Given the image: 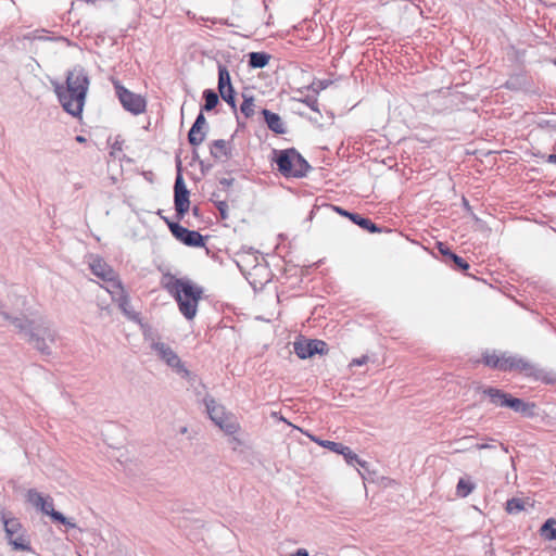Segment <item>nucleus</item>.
<instances>
[{
    "label": "nucleus",
    "mask_w": 556,
    "mask_h": 556,
    "mask_svg": "<svg viewBox=\"0 0 556 556\" xmlns=\"http://www.w3.org/2000/svg\"><path fill=\"white\" fill-rule=\"evenodd\" d=\"M89 85L88 73L80 65H76L67 72L65 85H54L59 102L66 113L74 117L80 116Z\"/></svg>",
    "instance_id": "1"
},
{
    "label": "nucleus",
    "mask_w": 556,
    "mask_h": 556,
    "mask_svg": "<svg viewBox=\"0 0 556 556\" xmlns=\"http://www.w3.org/2000/svg\"><path fill=\"white\" fill-rule=\"evenodd\" d=\"M163 288L176 300L179 312L191 320L198 312V304L203 294V288L188 278H177L167 274L162 280Z\"/></svg>",
    "instance_id": "2"
},
{
    "label": "nucleus",
    "mask_w": 556,
    "mask_h": 556,
    "mask_svg": "<svg viewBox=\"0 0 556 556\" xmlns=\"http://www.w3.org/2000/svg\"><path fill=\"white\" fill-rule=\"evenodd\" d=\"M273 162L286 178H302L311 170V165L295 148L273 150Z\"/></svg>",
    "instance_id": "3"
},
{
    "label": "nucleus",
    "mask_w": 556,
    "mask_h": 556,
    "mask_svg": "<svg viewBox=\"0 0 556 556\" xmlns=\"http://www.w3.org/2000/svg\"><path fill=\"white\" fill-rule=\"evenodd\" d=\"M144 338L150 342V348L156 356L178 376L187 381L194 379V375L185 366L180 357L168 344L155 339L152 334L144 333Z\"/></svg>",
    "instance_id": "4"
},
{
    "label": "nucleus",
    "mask_w": 556,
    "mask_h": 556,
    "mask_svg": "<svg viewBox=\"0 0 556 556\" xmlns=\"http://www.w3.org/2000/svg\"><path fill=\"white\" fill-rule=\"evenodd\" d=\"M0 520L3 523L5 540L14 551L33 552L29 535L21 521L15 517H7L0 509Z\"/></svg>",
    "instance_id": "5"
},
{
    "label": "nucleus",
    "mask_w": 556,
    "mask_h": 556,
    "mask_svg": "<svg viewBox=\"0 0 556 556\" xmlns=\"http://www.w3.org/2000/svg\"><path fill=\"white\" fill-rule=\"evenodd\" d=\"M28 340L41 354L50 355V344L55 342L56 331L48 320L40 319L38 323L35 321L34 327L29 330Z\"/></svg>",
    "instance_id": "6"
},
{
    "label": "nucleus",
    "mask_w": 556,
    "mask_h": 556,
    "mask_svg": "<svg viewBox=\"0 0 556 556\" xmlns=\"http://www.w3.org/2000/svg\"><path fill=\"white\" fill-rule=\"evenodd\" d=\"M114 89L122 106L134 115H139L146 111L147 101L138 93L125 88L119 81L114 83Z\"/></svg>",
    "instance_id": "7"
},
{
    "label": "nucleus",
    "mask_w": 556,
    "mask_h": 556,
    "mask_svg": "<svg viewBox=\"0 0 556 556\" xmlns=\"http://www.w3.org/2000/svg\"><path fill=\"white\" fill-rule=\"evenodd\" d=\"M502 371H519L527 377L540 378L541 370L532 363L517 355L502 354L501 369Z\"/></svg>",
    "instance_id": "8"
},
{
    "label": "nucleus",
    "mask_w": 556,
    "mask_h": 556,
    "mask_svg": "<svg viewBox=\"0 0 556 556\" xmlns=\"http://www.w3.org/2000/svg\"><path fill=\"white\" fill-rule=\"evenodd\" d=\"M178 166H180V162L178 163ZM189 194L190 192L185 185L182 175L180 173V167H178V173L174 185V204L176 217L178 220L182 219L190 208Z\"/></svg>",
    "instance_id": "9"
},
{
    "label": "nucleus",
    "mask_w": 556,
    "mask_h": 556,
    "mask_svg": "<svg viewBox=\"0 0 556 556\" xmlns=\"http://www.w3.org/2000/svg\"><path fill=\"white\" fill-rule=\"evenodd\" d=\"M204 404L210 418L216 426L229 434H232L236 431V425L229 422V418L226 416L225 408L217 404L213 397L206 396L204 399Z\"/></svg>",
    "instance_id": "10"
},
{
    "label": "nucleus",
    "mask_w": 556,
    "mask_h": 556,
    "mask_svg": "<svg viewBox=\"0 0 556 556\" xmlns=\"http://www.w3.org/2000/svg\"><path fill=\"white\" fill-rule=\"evenodd\" d=\"M172 235L187 247L201 248L205 245L204 237L195 230H190L178 223H168Z\"/></svg>",
    "instance_id": "11"
},
{
    "label": "nucleus",
    "mask_w": 556,
    "mask_h": 556,
    "mask_svg": "<svg viewBox=\"0 0 556 556\" xmlns=\"http://www.w3.org/2000/svg\"><path fill=\"white\" fill-rule=\"evenodd\" d=\"M327 351L328 345L321 340L309 339L294 342V352L302 359L312 357L315 354H326Z\"/></svg>",
    "instance_id": "12"
},
{
    "label": "nucleus",
    "mask_w": 556,
    "mask_h": 556,
    "mask_svg": "<svg viewBox=\"0 0 556 556\" xmlns=\"http://www.w3.org/2000/svg\"><path fill=\"white\" fill-rule=\"evenodd\" d=\"M438 250L443 255L444 262L446 264L453 263L454 269L460 271H466L469 269L470 265L467 263V261L452 252L446 244L439 242Z\"/></svg>",
    "instance_id": "13"
},
{
    "label": "nucleus",
    "mask_w": 556,
    "mask_h": 556,
    "mask_svg": "<svg viewBox=\"0 0 556 556\" xmlns=\"http://www.w3.org/2000/svg\"><path fill=\"white\" fill-rule=\"evenodd\" d=\"M39 510L42 514L50 516L54 521H58L68 528H76V523L72 522L62 513L54 509L53 500L50 496H47L43 507H40Z\"/></svg>",
    "instance_id": "14"
},
{
    "label": "nucleus",
    "mask_w": 556,
    "mask_h": 556,
    "mask_svg": "<svg viewBox=\"0 0 556 556\" xmlns=\"http://www.w3.org/2000/svg\"><path fill=\"white\" fill-rule=\"evenodd\" d=\"M477 391H480L483 395L488 396L491 404L500 407H505L504 403L507 401L509 395V393L494 387L479 386Z\"/></svg>",
    "instance_id": "15"
},
{
    "label": "nucleus",
    "mask_w": 556,
    "mask_h": 556,
    "mask_svg": "<svg viewBox=\"0 0 556 556\" xmlns=\"http://www.w3.org/2000/svg\"><path fill=\"white\" fill-rule=\"evenodd\" d=\"M505 407L513 409L516 413H520L525 416L532 417L533 409L535 407L534 403L525 402L521 399L514 397L511 394L508 395L507 401L504 403Z\"/></svg>",
    "instance_id": "16"
},
{
    "label": "nucleus",
    "mask_w": 556,
    "mask_h": 556,
    "mask_svg": "<svg viewBox=\"0 0 556 556\" xmlns=\"http://www.w3.org/2000/svg\"><path fill=\"white\" fill-rule=\"evenodd\" d=\"M262 115L264 116L265 123L267 127L277 135H283L286 134V127L285 124L279 116V114L274 113L267 109L262 110Z\"/></svg>",
    "instance_id": "17"
},
{
    "label": "nucleus",
    "mask_w": 556,
    "mask_h": 556,
    "mask_svg": "<svg viewBox=\"0 0 556 556\" xmlns=\"http://www.w3.org/2000/svg\"><path fill=\"white\" fill-rule=\"evenodd\" d=\"M90 269L91 273L97 276L98 278L104 280H111L113 275L115 274V270L106 264L102 258H94L90 263Z\"/></svg>",
    "instance_id": "18"
},
{
    "label": "nucleus",
    "mask_w": 556,
    "mask_h": 556,
    "mask_svg": "<svg viewBox=\"0 0 556 556\" xmlns=\"http://www.w3.org/2000/svg\"><path fill=\"white\" fill-rule=\"evenodd\" d=\"M210 154L215 160L229 159L231 156V150L229 143L224 139H217L210 144Z\"/></svg>",
    "instance_id": "19"
},
{
    "label": "nucleus",
    "mask_w": 556,
    "mask_h": 556,
    "mask_svg": "<svg viewBox=\"0 0 556 556\" xmlns=\"http://www.w3.org/2000/svg\"><path fill=\"white\" fill-rule=\"evenodd\" d=\"M0 316H2L5 320H9L20 332L29 337V330L34 327L35 320H29L24 317H13L3 311H0Z\"/></svg>",
    "instance_id": "20"
},
{
    "label": "nucleus",
    "mask_w": 556,
    "mask_h": 556,
    "mask_svg": "<svg viewBox=\"0 0 556 556\" xmlns=\"http://www.w3.org/2000/svg\"><path fill=\"white\" fill-rule=\"evenodd\" d=\"M248 56V65L252 68H263L270 60V55L266 52H250Z\"/></svg>",
    "instance_id": "21"
},
{
    "label": "nucleus",
    "mask_w": 556,
    "mask_h": 556,
    "mask_svg": "<svg viewBox=\"0 0 556 556\" xmlns=\"http://www.w3.org/2000/svg\"><path fill=\"white\" fill-rule=\"evenodd\" d=\"M350 220L371 233L381 231V229L375 223H372L369 218L362 216L361 214L354 213V215L350 216Z\"/></svg>",
    "instance_id": "22"
},
{
    "label": "nucleus",
    "mask_w": 556,
    "mask_h": 556,
    "mask_svg": "<svg viewBox=\"0 0 556 556\" xmlns=\"http://www.w3.org/2000/svg\"><path fill=\"white\" fill-rule=\"evenodd\" d=\"M231 78L229 71L223 64H218V92L225 91V89H232Z\"/></svg>",
    "instance_id": "23"
},
{
    "label": "nucleus",
    "mask_w": 556,
    "mask_h": 556,
    "mask_svg": "<svg viewBox=\"0 0 556 556\" xmlns=\"http://www.w3.org/2000/svg\"><path fill=\"white\" fill-rule=\"evenodd\" d=\"M202 96L204 99V104L201 106L202 111H212L216 108V105L219 102L218 93L215 92L213 89H205Z\"/></svg>",
    "instance_id": "24"
},
{
    "label": "nucleus",
    "mask_w": 556,
    "mask_h": 556,
    "mask_svg": "<svg viewBox=\"0 0 556 556\" xmlns=\"http://www.w3.org/2000/svg\"><path fill=\"white\" fill-rule=\"evenodd\" d=\"M105 282V289L106 291L112 295V299L114 300L119 294L125 292L121 280L117 277V274L115 273L111 280H104Z\"/></svg>",
    "instance_id": "25"
},
{
    "label": "nucleus",
    "mask_w": 556,
    "mask_h": 556,
    "mask_svg": "<svg viewBox=\"0 0 556 556\" xmlns=\"http://www.w3.org/2000/svg\"><path fill=\"white\" fill-rule=\"evenodd\" d=\"M206 137V131H203L202 128H195L194 125L191 126L188 132V141L192 147L200 146Z\"/></svg>",
    "instance_id": "26"
},
{
    "label": "nucleus",
    "mask_w": 556,
    "mask_h": 556,
    "mask_svg": "<svg viewBox=\"0 0 556 556\" xmlns=\"http://www.w3.org/2000/svg\"><path fill=\"white\" fill-rule=\"evenodd\" d=\"M26 497L27 502L30 503L38 510L40 509V507H43L45 501L47 500V496H43L35 489L28 490Z\"/></svg>",
    "instance_id": "27"
},
{
    "label": "nucleus",
    "mask_w": 556,
    "mask_h": 556,
    "mask_svg": "<svg viewBox=\"0 0 556 556\" xmlns=\"http://www.w3.org/2000/svg\"><path fill=\"white\" fill-rule=\"evenodd\" d=\"M556 525V519L554 518H549L547 519L541 527V534L546 539V540H556V527L554 528L553 526Z\"/></svg>",
    "instance_id": "28"
},
{
    "label": "nucleus",
    "mask_w": 556,
    "mask_h": 556,
    "mask_svg": "<svg viewBox=\"0 0 556 556\" xmlns=\"http://www.w3.org/2000/svg\"><path fill=\"white\" fill-rule=\"evenodd\" d=\"M475 489V484L466 479H459L456 485V493L460 497H467Z\"/></svg>",
    "instance_id": "29"
},
{
    "label": "nucleus",
    "mask_w": 556,
    "mask_h": 556,
    "mask_svg": "<svg viewBox=\"0 0 556 556\" xmlns=\"http://www.w3.org/2000/svg\"><path fill=\"white\" fill-rule=\"evenodd\" d=\"M243 102L240 106L241 113L247 117H251L254 114V99L252 96L243 94Z\"/></svg>",
    "instance_id": "30"
},
{
    "label": "nucleus",
    "mask_w": 556,
    "mask_h": 556,
    "mask_svg": "<svg viewBox=\"0 0 556 556\" xmlns=\"http://www.w3.org/2000/svg\"><path fill=\"white\" fill-rule=\"evenodd\" d=\"M525 509V503L521 498L513 497L506 502V511L508 514H518Z\"/></svg>",
    "instance_id": "31"
},
{
    "label": "nucleus",
    "mask_w": 556,
    "mask_h": 556,
    "mask_svg": "<svg viewBox=\"0 0 556 556\" xmlns=\"http://www.w3.org/2000/svg\"><path fill=\"white\" fill-rule=\"evenodd\" d=\"M312 440L316 443H318L320 446L326 447L330 450L331 452H334L339 454V452H342L341 448H343V444L339 442L328 441V440H319L314 437H312Z\"/></svg>",
    "instance_id": "32"
},
{
    "label": "nucleus",
    "mask_w": 556,
    "mask_h": 556,
    "mask_svg": "<svg viewBox=\"0 0 556 556\" xmlns=\"http://www.w3.org/2000/svg\"><path fill=\"white\" fill-rule=\"evenodd\" d=\"M219 96L222 99L230 105V108L233 110V112L237 111V104H236V92L235 89H225V91L219 92Z\"/></svg>",
    "instance_id": "33"
},
{
    "label": "nucleus",
    "mask_w": 556,
    "mask_h": 556,
    "mask_svg": "<svg viewBox=\"0 0 556 556\" xmlns=\"http://www.w3.org/2000/svg\"><path fill=\"white\" fill-rule=\"evenodd\" d=\"M114 301L118 304V307L123 311L124 314L130 315L129 306L130 301L129 296L126 292H123L117 298L114 299Z\"/></svg>",
    "instance_id": "34"
},
{
    "label": "nucleus",
    "mask_w": 556,
    "mask_h": 556,
    "mask_svg": "<svg viewBox=\"0 0 556 556\" xmlns=\"http://www.w3.org/2000/svg\"><path fill=\"white\" fill-rule=\"evenodd\" d=\"M502 355L498 356L495 353L485 354L483 356V363L494 369H501Z\"/></svg>",
    "instance_id": "35"
},
{
    "label": "nucleus",
    "mask_w": 556,
    "mask_h": 556,
    "mask_svg": "<svg viewBox=\"0 0 556 556\" xmlns=\"http://www.w3.org/2000/svg\"><path fill=\"white\" fill-rule=\"evenodd\" d=\"M342 452H339L346 462L348 465L355 467V462H358V456L349 446L343 444Z\"/></svg>",
    "instance_id": "36"
},
{
    "label": "nucleus",
    "mask_w": 556,
    "mask_h": 556,
    "mask_svg": "<svg viewBox=\"0 0 556 556\" xmlns=\"http://www.w3.org/2000/svg\"><path fill=\"white\" fill-rule=\"evenodd\" d=\"M216 208L218 210L220 217L223 219L228 218V204L226 201L223 200H213Z\"/></svg>",
    "instance_id": "37"
},
{
    "label": "nucleus",
    "mask_w": 556,
    "mask_h": 556,
    "mask_svg": "<svg viewBox=\"0 0 556 556\" xmlns=\"http://www.w3.org/2000/svg\"><path fill=\"white\" fill-rule=\"evenodd\" d=\"M195 126V128H202L206 126V119H205V116L203 114V111L201 110V112L198 114L194 123L192 124Z\"/></svg>",
    "instance_id": "38"
},
{
    "label": "nucleus",
    "mask_w": 556,
    "mask_h": 556,
    "mask_svg": "<svg viewBox=\"0 0 556 556\" xmlns=\"http://www.w3.org/2000/svg\"><path fill=\"white\" fill-rule=\"evenodd\" d=\"M303 102L313 111L318 112V102L316 98L307 97Z\"/></svg>",
    "instance_id": "39"
},
{
    "label": "nucleus",
    "mask_w": 556,
    "mask_h": 556,
    "mask_svg": "<svg viewBox=\"0 0 556 556\" xmlns=\"http://www.w3.org/2000/svg\"><path fill=\"white\" fill-rule=\"evenodd\" d=\"M367 362H368V356L363 355L361 357L353 358L352 362L350 363V366H362V365H365Z\"/></svg>",
    "instance_id": "40"
},
{
    "label": "nucleus",
    "mask_w": 556,
    "mask_h": 556,
    "mask_svg": "<svg viewBox=\"0 0 556 556\" xmlns=\"http://www.w3.org/2000/svg\"><path fill=\"white\" fill-rule=\"evenodd\" d=\"M332 207H333V210H334L337 213H339L341 216L348 217L349 219H350V216H351V215H354V213L349 212V211H346V210H344V208H342V207H340V206H332Z\"/></svg>",
    "instance_id": "41"
},
{
    "label": "nucleus",
    "mask_w": 556,
    "mask_h": 556,
    "mask_svg": "<svg viewBox=\"0 0 556 556\" xmlns=\"http://www.w3.org/2000/svg\"><path fill=\"white\" fill-rule=\"evenodd\" d=\"M328 81L327 80H318L317 83H313L314 90H321L327 88Z\"/></svg>",
    "instance_id": "42"
},
{
    "label": "nucleus",
    "mask_w": 556,
    "mask_h": 556,
    "mask_svg": "<svg viewBox=\"0 0 556 556\" xmlns=\"http://www.w3.org/2000/svg\"><path fill=\"white\" fill-rule=\"evenodd\" d=\"M200 169L203 174L212 168V164L205 163L203 160H199Z\"/></svg>",
    "instance_id": "43"
},
{
    "label": "nucleus",
    "mask_w": 556,
    "mask_h": 556,
    "mask_svg": "<svg viewBox=\"0 0 556 556\" xmlns=\"http://www.w3.org/2000/svg\"><path fill=\"white\" fill-rule=\"evenodd\" d=\"M233 181V178H222L219 179V185H222L224 188H229L232 186Z\"/></svg>",
    "instance_id": "44"
},
{
    "label": "nucleus",
    "mask_w": 556,
    "mask_h": 556,
    "mask_svg": "<svg viewBox=\"0 0 556 556\" xmlns=\"http://www.w3.org/2000/svg\"><path fill=\"white\" fill-rule=\"evenodd\" d=\"M355 466L361 467L362 469L368 471V463L358 457V462H355Z\"/></svg>",
    "instance_id": "45"
},
{
    "label": "nucleus",
    "mask_w": 556,
    "mask_h": 556,
    "mask_svg": "<svg viewBox=\"0 0 556 556\" xmlns=\"http://www.w3.org/2000/svg\"><path fill=\"white\" fill-rule=\"evenodd\" d=\"M476 448L477 450H489V448H494V445L488 444V443H482V444H477Z\"/></svg>",
    "instance_id": "46"
},
{
    "label": "nucleus",
    "mask_w": 556,
    "mask_h": 556,
    "mask_svg": "<svg viewBox=\"0 0 556 556\" xmlns=\"http://www.w3.org/2000/svg\"><path fill=\"white\" fill-rule=\"evenodd\" d=\"M291 556H309V555L305 548H300L295 552V554H293Z\"/></svg>",
    "instance_id": "47"
},
{
    "label": "nucleus",
    "mask_w": 556,
    "mask_h": 556,
    "mask_svg": "<svg viewBox=\"0 0 556 556\" xmlns=\"http://www.w3.org/2000/svg\"><path fill=\"white\" fill-rule=\"evenodd\" d=\"M192 160L195 162H199L200 160L199 153L195 149L192 151Z\"/></svg>",
    "instance_id": "48"
},
{
    "label": "nucleus",
    "mask_w": 556,
    "mask_h": 556,
    "mask_svg": "<svg viewBox=\"0 0 556 556\" xmlns=\"http://www.w3.org/2000/svg\"><path fill=\"white\" fill-rule=\"evenodd\" d=\"M547 162L548 163H555L556 164V154H549L547 156Z\"/></svg>",
    "instance_id": "49"
},
{
    "label": "nucleus",
    "mask_w": 556,
    "mask_h": 556,
    "mask_svg": "<svg viewBox=\"0 0 556 556\" xmlns=\"http://www.w3.org/2000/svg\"><path fill=\"white\" fill-rule=\"evenodd\" d=\"M192 214H193L194 216H199V215H200V208H199V206H193V207H192Z\"/></svg>",
    "instance_id": "50"
},
{
    "label": "nucleus",
    "mask_w": 556,
    "mask_h": 556,
    "mask_svg": "<svg viewBox=\"0 0 556 556\" xmlns=\"http://www.w3.org/2000/svg\"><path fill=\"white\" fill-rule=\"evenodd\" d=\"M76 141L83 143L86 141V138L84 136H76Z\"/></svg>",
    "instance_id": "51"
},
{
    "label": "nucleus",
    "mask_w": 556,
    "mask_h": 556,
    "mask_svg": "<svg viewBox=\"0 0 556 556\" xmlns=\"http://www.w3.org/2000/svg\"><path fill=\"white\" fill-rule=\"evenodd\" d=\"M187 431H188V428H187V427H181V428L179 429V433H181V434L187 433Z\"/></svg>",
    "instance_id": "52"
},
{
    "label": "nucleus",
    "mask_w": 556,
    "mask_h": 556,
    "mask_svg": "<svg viewBox=\"0 0 556 556\" xmlns=\"http://www.w3.org/2000/svg\"><path fill=\"white\" fill-rule=\"evenodd\" d=\"M166 225L168 226V223H174L173 220L168 219L167 217L162 216Z\"/></svg>",
    "instance_id": "53"
},
{
    "label": "nucleus",
    "mask_w": 556,
    "mask_h": 556,
    "mask_svg": "<svg viewBox=\"0 0 556 556\" xmlns=\"http://www.w3.org/2000/svg\"><path fill=\"white\" fill-rule=\"evenodd\" d=\"M501 445H502L503 450H504L505 452H507V447H505L503 444H501Z\"/></svg>",
    "instance_id": "54"
},
{
    "label": "nucleus",
    "mask_w": 556,
    "mask_h": 556,
    "mask_svg": "<svg viewBox=\"0 0 556 556\" xmlns=\"http://www.w3.org/2000/svg\"><path fill=\"white\" fill-rule=\"evenodd\" d=\"M88 2H94L96 0H87Z\"/></svg>",
    "instance_id": "55"
}]
</instances>
